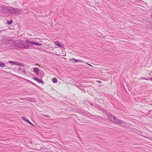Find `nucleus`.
Instances as JSON below:
<instances>
[{"instance_id": "1", "label": "nucleus", "mask_w": 152, "mask_h": 152, "mask_svg": "<svg viewBox=\"0 0 152 152\" xmlns=\"http://www.w3.org/2000/svg\"><path fill=\"white\" fill-rule=\"evenodd\" d=\"M14 45L19 48L28 49L30 47L29 45L24 42L23 41L17 40L15 42Z\"/></svg>"}, {"instance_id": "2", "label": "nucleus", "mask_w": 152, "mask_h": 152, "mask_svg": "<svg viewBox=\"0 0 152 152\" xmlns=\"http://www.w3.org/2000/svg\"><path fill=\"white\" fill-rule=\"evenodd\" d=\"M26 42L28 44H31L37 46H41L42 45V44L38 42H31L28 39L26 40Z\"/></svg>"}, {"instance_id": "3", "label": "nucleus", "mask_w": 152, "mask_h": 152, "mask_svg": "<svg viewBox=\"0 0 152 152\" xmlns=\"http://www.w3.org/2000/svg\"><path fill=\"white\" fill-rule=\"evenodd\" d=\"M26 42L28 44H31L37 46H41L42 45V44L38 42H31L28 39L26 40Z\"/></svg>"}, {"instance_id": "4", "label": "nucleus", "mask_w": 152, "mask_h": 152, "mask_svg": "<svg viewBox=\"0 0 152 152\" xmlns=\"http://www.w3.org/2000/svg\"><path fill=\"white\" fill-rule=\"evenodd\" d=\"M54 44L56 46H58L59 47L62 48L64 47V45L61 42H60L58 41H56L54 42Z\"/></svg>"}, {"instance_id": "5", "label": "nucleus", "mask_w": 152, "mask_h": 152, "mask_svg": "<svg viewBox=\"0 0 152 152\" xmlns=\"http://www.w3.org/2000/svg\"><path fill=\"white\" fill-rule=\"evenodd\" d=\"M114 122H115V123H117L119 125H121L124 124V121L122 120H121L120 119L117 118H116V119H115V120H114Z\"/></svg>"}, {"instance_id": "6", "label": "nucleus", "mask_w": 152, "mask_h": 152, "mask_svg": "<svg viewBox=\"0 0 152 152\" xmlns=\"http://www.w3.org/2000/svg\"><path fill=\"white\" fill-rule=\"evenodd\" d=\"M9 8V12H10L12 14L15 15V8L10 7Z\"/></svg>"}, {"instance_id": "7", "label": "nucleus", "mask_w": 152, "mask_h": 152, "mask_svg": "<svg viewBox=\"0 0 152 152\" xmlns=\"http://www.w3.org/2000/svg\"><path fill=\"white\" fill-rule=\"evenodd\" d=\"M108 117L110 120L112 121H114L115 119H116V117L113 115H108Z\"/></svg>"}, {"instance_id": "8", "label": "nucleus", "mask_w": 152, "mask_h": 152, "mask_svg": "<svg viewBox=\"0 0 152 152\" xmlns=\"http://www.w3.org/2000/svg\"><path fill=\"white\" fill-rule=\"evenodd\" d=\"M10 7H7V6H4L2 8V10L6 12H9V9H10Z\"/></svg>"}, {"instance_id": "9", "label": "nucleus", "mask_w": 152, "mask_h": 152, "mask_svg": "<svg viewBox=\"0 0 152 152\" xmlns=\"http://www.w3.org/2000/svg\"><path fill=\"white\" fill-rule=\"evenodd\" d=\"M22 119L24 121L27 122L30 124L34 126L33 124L28 120V119L27 118H26V117H22Z\"/></svg>"}, {"instance_id": "10", "label": "nucleus", "mask_w": 152, "mask_h": 152, "mask_svg": "<svg viewBox=\"0 0 152 152\" xmlns=\"http://www.w3.org/2000/svg\"><path fill=\"white\" fill-rule=\"evenodd\" d=\"M34 79L39 83H44L42 80L39 79L36 77H34Z\"/></svg>"}, {"instance_id": "11", "label": "nucleus", "mask_w": 152, "mask_h": 152, "mask_svg": "<svg viewBox=\"0 0 152 152\" xmlns=\"http://www.w3.org/2000/svg\"><path fill=\"white\" fill-rule=\"evenodd\" d=\"M15 15H18L21 11V10L20 9L15 8Z\"/></svg>"}, {"instance_id": "12", "label": "nucleus", "mask_w": 152, "mask_h": 152, "mask_svg": "<svg viewBox=\"0 0 152 152\" xmlns=\"http://www.w3.org/2000/svg\"><path fill=\"white\" fill-rule=\"evenodd\" d=\"M34 71L36 74L38 75L39 74V69L37 67H35L34 69Z\"/></svg>"}, {"instance_id": "13", "label": "nucleus", "mask_w": 152, "mask_h": 152, "mask_svg": "<svg viewBox=\"0 0 152 152\" xmlns=\"http://www.w3.org/2000/svg\"><path fill=\"white\" fill-rule=\"evenodd\" d=\"M70 61H72L73 62H78V61L77 59L74 58H72L70 59Z\"/></svg>"}, {"instance_id": "14", "label": "nucleus", "mask_w": 152, "mask_h": 152, "mask_svg": "<svg viewBox=\"0 0 152 152\" xmlns=\"http://www.w3.org/2000/svg\"><path fill=\"white\" fill-rule=\"evenodd\" d=\"M52 81L54 83H56L58 81L56 77H53L52 79Z\"/></svg>"}, {"instance_id": "15", "label": "nucleus", "mask_w": 152, "mask_h": 152, "mask_svg": "<svg viewBox=\"0 0 152 152\" xmlns=\"http://www.w3.org/2000/svg\"><path fill=\"white\" fill-rule=\"evenodd\" d=\"M6 66L5 64L1 62H0V67H4Z\"/></svg>"}, {"instance_id": "16", "label": "nucleus", "mask_w": 152, "mask_h": 152, "mask_svg": "<svg viewBox=\"0 0 152 152\" xmlns=\"http://www.w3.org/2000/svg\"><path fill=\"white\" fill-rule=\"evenodd\" d=\"M9 62L10 63H14L16 65H18V62H13L11 61H10Z\"/></svg>"}, {"instance_id": "17", "label": "nucleus", "mask_w": 152, "mask_h": 152, "mask_svg": "<svg viewBox=\"0 0 152 152\" xmlns=\"http://www.w3.org/2000/svg\"><path fill=\"white\" fill-rule=\"evenodd\" d=\"M12 22V20H7V23L9 25L11 24Z\"/></svg>"}, {"instance_id": "18", "label": "nucleus", "mask_w": 152, "mask_h": 152, "mask_svg": "<svg viewBox=\"0 0 152 152\" xmlns=\"http://www.w3.org/2000/svg\"><path fill=\"white\" fill-rule=\"evenodd\" d=\"M28 99L29 101H32L34 100V99L32 98H28Z\"/></svg>"}, {"instance_id": "19", "label": "nucleus", "mask_w": 152, "mask_h": 152, "mask_svg": "<svg viewBox=\"0 0 152 152\" xmlns=\"http://www.w3.org/2000/svg\"><path fill=\"white\" fill-rule=\"evenodd\" d=\"M146 79V80H151L152 81V77L147 78V79Z\"/></svg>"}, {"instance_id": "20", "label": "nucleus", "mask_w": 152, "mask_h": 152, "mask_svg": "<svg viewBox=\"0 0 152 152\" xmlns=\"http://www.w3.org/2000/svg\"><path fill=\"white\" fill-rule=\"evenodd\" d=\"M43 116H44V117H48V118L50 117L49 115H43Z\"/></svg>"}, {"instance_id": "21", "label": "nucleus", "mask_w": 152, "mask_h": 152, "mask_svg": "<svg viewBox=\"0 0 152 152\" xmlns=\"http://www.w3.org/2000/svg\"><path fill=\"white\" fill-rule=\"evenodd\" d=\"M31 83L33 85H34V86H37V85L36 84H35L34 83H33V82H31Z\"/></svg>"}, {"instance_id": "22", "label": "nucleus", "mask_w": 152, "mask_h": 152, "mask_svg": "<svg viewBox=\"0 0 152 152\" xmlns=\"http://www.w3.org/2000/svg\"><path fill=\"white\" fill-rule=\"evenodd\" d=\"M97 82L99 83H102V82L100 80H98L97 81Z\"/></svg>"}, {"instance_id": "23", "label": "nucleus", "mask_w": 152, "mask_h": 152, "mask_svg": "<svg viewBox=\"0 0 152 152\" xmlns=\"http://www.w3.org/2000/svg\"><path fill=\"white\" fill-rule=\"evenodd\" d=\"M23 73L24 74H26V72L24 70L23 71Z\"/></svg>"}, {"instance_id": "24", "label": "nucleus", "mask_w": 152, "mask_h": 152, "mask_svg": "<svg viewBox=\"0 0 152 152\" xmlns=\"http://www.w3.org/2000/svg\"><path fill=\"white\" fill-rule=\"evenodd\" d=\"M142 79H145V80H146V79H147V78H144V77H142Z\"/></svg>"}, {"instance_id": "25", "label": "nucleus", "mask_w": 152, "mask_h": 152, "mask_svg": "<svg viewBox=\"0 0 152 152\" xmlns=\"http://www.w3.org/2000/svg\"><path fill=\"white\" fill-rule=\"evenodd\" d=\"M88 64V65H90V66H91V65H90V64Z\"/></svg>"}, {"instance_id": "26", "label": "nucleus", "mask_w": 152, "mask_h": 152, "mask_svg": "<svg viewBox=\"0 0 152 152\" xmlns=\"http://www.w3.org/2000/svg\"><path fill=\"white\" fill-rule=\"evenodd\" d=\"M91 105L92 106H93V104H91Z\"/></svg>"}]
</instances>
